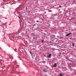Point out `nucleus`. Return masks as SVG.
<instances>
[{"label": "nucleus", "instance_id": "1", "mask_svg": "<svg viewBox=\"0 0 76 76\" xmlns=\"http://www.w3.org/2000/svg\"><path fill=\"white\" fill-rule=\"evenodd\" d=\"M58 42V39L56 38L54 39L52 41V43L53 44H56Z\"/></svg>", "mask_w": 76, "mask_h": 76}, {"label": "nucleus", "instance_id": "2", "mask_svg": "<svg viewBox=\"0 0 76 76\" xmlns=\"http://www.w3.org/2000/svg\"><path fill=\"white\" fill-rule=\"evenodd\" d=\"M51 57V54L50 53L48 56H47V58H49V57Z\"/></svg>", "mask_w": 76, "mask_h": 76}, {"label": "nucleus", "instance_id": "3", "mask_svg": "<svg viewBox=\"0 0 76 76\" xmlns=\"http://www.w3.org/2000/svg\"><path fill=\"white\" fill-rule=\"evenodd\" d=\"M70 34H71V33H69V34L66 35V37H68V36H69Z\"/></svg>", "mask_w": 76, "mask_h": 76}, {"label": "nucleus", "instance_id": "4", "mask_svg": "<svg viewBox=\"0 0 76 76\" xmlns=\"http://www.w3.org/2000/svg\"><path fill=\"white\" fill-rule=\"evenodd\" d=\"M54 67H57V64L56 63L54 64Z\"/></svg>", "mask_w": 76, "mask_h": 76}, {"label": "nucleus", "instance_id": "5", "mask_svg": "<svg viewBox=\"0 0 76 76\" xmlns=\"http://www.w3.org/2000/svg\"><path fill=\"white\" fill-rule=\"evenodd\" d=\"M60 76H63V74H62V73H60V75H59Z\"/></svg>", "mask_w": 76, "mask_h": 76}, {"label": "nucleus", "instance_id": "6", "mask_svg": "<svg viewBox=\"0 0 76 76\" xmlns=\"http://www.w3.org/2000/svg\"><path fill=\"white\" fill-rule=\"evenodd\" d=\"M72 45L73 47H75V44L73 43H72Z\"/></svg>", "mask_w": 76, "mask_h": 76}, {"label": "nucleus", "instance_id": "7", "mask_svg": "<svg viewBox=\"0 0 76 76\" xmlns=\"http://www.w3.org/2000/svg\"><path fill=\"white\" fill-rule=\"evenodd\" d=\"M59 7L60 8H61V7H61V5H59Z\"/></svg>", "mask_w": 76, "mask_h": 76}, {"label": "nucleus", "instance_id": "8", "mask_svg": "<svg viewBox=\"0 0 76 76\" xmlns=\"http://www.w3.org/2000/svg\"><path fill=\"white\" fill-rule=\"evenodd\" d=\"M43 71L44 72H47L46 70H45V69H43Z\"/></svg>", "mask_w": 76, "mask_h": 76}, {"label": "nucleus", "instance_id": "9", "mask_svg": "<svg viewBox=\"0 0 76 76\" xmlns=\"http://www.w3.org/2000/svg\"><path fill=\"white\" fill-rule=\"evenodd\" d=\"M51 12V10H49V12Z\"/></svg>", "mask_w": 76, "mask_h": 76}, {"label": "nucleus", "instance_id": "10", "mask_svg": "<svg viewBox=\"0 0 76 76\" xmlns=\"http://www.w3.org/2000/svg\"><path fill=\"white\" fill-rule=\"evenodd\" d=\"M27 9H28V8L27 7H26V10H27Z\"/></svg>", "mask_w": 76, "mask_h": 76}, {"label": "nucleus", "instance_id": "11", "mask_svg": "<svg viewBox=\"0 0 76 76\" xmlns=\"http://www.w3.org/2000/svg\"><path fill=\"white\" fill-rule=\"evenodd\" d=\"M18 17L19 19H20V17Z\"/></svg>", "mask_w": 76, "mask_h": 76}, {"label": "nucleus", "instance_id": "12", "mask_svg": "<svg viewBox=\"0 0 76 76\" xmlns=\"http://www.w3.org/2000/svg\"><path fill=\"white\" fill-rule=\"evenodd\" d=\"M36 22H39V21L37 20V21Z\"/></svg>", "mask_w": 76, "mask_h": 76}, {"label": "nucleus", "instance_id": "13", "mask_svg": "<svg viewBox=\"0 0 76 76\" xmlns=\"http://www.w3.org/2000/svg\"><path fill=\"white\" fill-rule=\"evenodd\" d=\"M60 56V55H58V56Z\"/></svg>", "mask_w": 76, "mask_h": 76}, {"label": "nucleus", "instance_id": "14", "mask_svg": "<svg viewBox=\"0 0 76 76\" xmlns=\"http://www.w3.org/2000/svg\"><path fill=\"white\" fill-rule=\"evenodd\" d=\"M35 60H37V58H35Z\"/></svg>", "mask_w": 76, "mask_h": 76}, {"label": "nucleus", "instance_id": "15", "mask_svg": "<svg viewBox=\"0 0 76 76\" xmlns=\"http://www.w3.org/2000/svg\"><path fill=\"white\" fill-rule=\"evenodd\" d=\"M35 39H36V40H37V37H36Z\"/></svg>", "mask_w": 76, "mask_h": 76}, {"label": "nucleus", "instance_id": "16", "mask_svg": "<svg viewBox=\"0 0 76 76\" xmlns=\"http://www.w3.org/2000/svg\"><path fill=\"white\" fill-rule=\"evenodd\" d=\"M33 39H35V38H34V37Z\"/></svg>", "mask_w": 76, "mask_h": 76}, {"label": "nucleus", "instance_id": "17", "mask_svg": "<svg viewBox=\"0 0 76 76\" xmlns=\"http://www.w3.org/2000/svg\"><path fill=\"white\" fill-rule=\"evenodd\" d=\"M60 38H61H61H62V37H60Z\"/></svg>", "mask_w": 76, "mask_h": 76}, {"label": "nucleus", "instance_id": "18", "mask_svg": "<svg viewBox=\"0 0 76 76\" xmlns=\"http://www.w3.org/2000/svg\"><path fill=\"white\" fill-rule=\"evenodd\" d=\"M15 51H16V50H15Z\"/></svg>", "mask_w": 76, "mask_h": 76}]
</instances>
